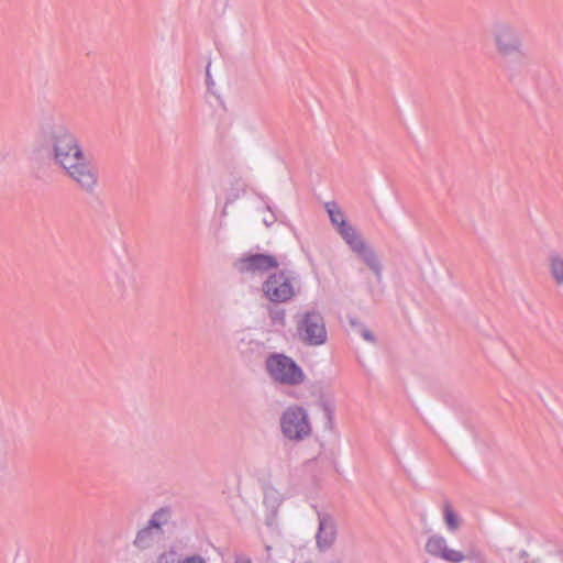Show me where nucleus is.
<instances>
[{"label": "nucleus", "mask_w": 563, "mask_h": 563, "mask_svg": "<svg viewBox=\"0 0 563 563\" xmlns=\"http://www.w3.org/2000/svg\"><path fill=\"white\" fill-rule=\"evenodd\" d=\"M181 563H206V562L201 558L192 556V558H188V559L184 560Z\"/></svg>", "instance_id": "obj_18"}, {"label": "nucleus", "mask_w": 563, "mask_h": 563, "mask_svg": "<svg viewBox=\"0 0 563 563\" xmlns=\"http://www.w3.org/2000/svg\"><path fill=\"white\" fill-rule=\"evenodd\" d=\"M316 539L320 550L329 549L335 540V528L332 522L325 518L320 519Z\"/></svg>", "instance_id": "obj_11"}, {"label": "nucleus", "mask_w": 563, "mask_h": 563, "mask_svg": "<svg viewBox=\"0 0 563 563\" xmlns=\"http://www.w3.org/2000/svg\"><path fill=\"white\" fill-rule=\"evenodd\" d=\"M283 435L291 441H301L312 433V426L307 410L298 405L286 408L280 416Z\"/></svg>", "instance_id": "obj_3"}, {"label": "nucleus", "mask_w": 563, "mask_h": 563, "mask_svg": "<svg viewBox=\"0 0 563 563\" xmlns=\"http://www.w3.org/2000/svg\"><path fill=\"white\" fill-rule=\"evenodd\" d=\"M490 41L498 56L521 54L522 40L518 29L510 22H497L492 26Z\"/></svg>", "instance_id": "obj_4"}, {"label": "nucleus", "mask_w": 563, "mask_h": 563, "mask_svg": "<svg viewBox=\"0 0 563 563\" xmlns=\"http://www.w3.org/2000/svg\"><path fill=\"white\" fill-rule=\"evenodd\" d=\"M325 210L329 214L331 223L336 228L338 232H340L344 227L349 225L345 220L344 212L335 202H328L325 205Z\"/></svg>", "instance_id": "obj_13"}, {"label": "nucleus", "mask_w": 563, "mask_h": 563, "mask_svg": "<svg viewBox=\"0 0 563 563\" xmlns=\"http://www.w3.org/2000/svg\"><path fill=\"white\" fill-rule=\"evenodd\" d=\"M235 563H252V561H251V559H250V558H246V556H239V558H236Z\"/></svg>", "instance_id": "obj_19"}, {"label": "nucleus", "mask_w": 563, "mask_h": 563, "mask_svg": "<svg viewBox=\"0 0 563 563\" xmlns=\"http://www.w3.org/2000/svg\"><path fill=\"white\" fill-rule=\"evenodd\" d=\"M278 261L267 254H253L240 258L235 263V268L240 273H265L272 268L278 267Z\"/></svg>", "instance_id": "obj_7"}, {"label": "nucleus", "mask_w": 563, "mask_h": 563, "mask_svg": "<svg viewBox=\"0 0 563 563\" xmlns=\"http://www.w3.org/2000/svg\"><path fill=\"white\" fill-rule=\"evenodd\" d=\"M271 318L275 323L285 324L286 313L284 309H274L271 311Z\"/></svg>", "instance_id": "obj_17"}, {"label": "nucleus", "mask_w": 563, "mask_h": 563, "mask_svg": "<svg viewBox=\"0 0 563 563\" xmlns=\"http://www.w3.org/2000/svg\"><path fill=\"white\" fill-rule=\"evenodd\" d=\"M265 298L274 303H284L295 298L299 291L296 277L287 271H278L267 276L262 285Z\"/></svg>", "instance_id": "obj_2"}, {"label": "nucleus", "mask_w": 563, "mask_h": 563, "mask_svg": "<svg viewBox=\"0 0 563 563\" xmlns=\"http://www.w3.org/2000/svg\"><path fill=\"white\" fill-rule=\"evenodd\" d=\"M244 194V188L240 186H234L230 189L227 200H225V207L230 203H233L236 201L241 195Z\"/></svg>", "instance_id": "obj_16"}, {"label": "nucleus", "mask_w": 563, "mask_h": 563, "mask_svg": "<svg viewBox=\"0 0 563 563\" xmlns=\"http://www.w3.org/2000/svg\"><path fill=\"white\" fill-rule=\"evenodd\" d=\"M48 148L54 165L81 190L90 192L97 187L98 172L70 129L64 125L52 128Z\"/></svg>", "instance_id": "obj_1"}, {"label": "nucleus", "mask_w": 563, "mask_h": 563, "mask_svg": "<svg viewBox=\"0 0 563 563\" xmlns=\"http://www.w3.org/2000/svg\"><path fill=\"white\" fill-rule=\"evenodd\" d=\"M161 562H162V558L159 559V562H158V563H161Z\"/></svg>", "instance_id": "obj_21"}, {"label": "nucleus", "mask_w": 563, "mask_h": 563, "mask_svg": "<svg viewBox=\"0 0 563 563\" xmlns=\"http://www.w3.org/2000/svg\"><path fill=\"white\" fill-rule=\"evenodd\" d=\"M298 334L307 343L319 345L327 340V330L323 318L316 312H308L302 316L298 323Z\"/></svg>", "instance_id": "obj_6"}, {"label": "nucleus", "mask_w": 563, "mask_h": 563, "mask_svg": "<svg viewBox=\"0 0 563 563\" xmlns=\"http://www.w3.org/2000/svg\"><path fill=\"white\" fill-rule=\"evenodd\" d=\"M363 336H364V339H365V340H367V341H373V340H374L373 335H372V334H371V332H369V331H367V330H364V331H363Z\"/></svg>", "instance_id": "obj_20"}, {"label": "nucleus", "mask_w": 563, "mask_h": 563, "mask_svg": "<svg viewBox=\"0 0 563 563\" xmlns=\"http://www.w3.org/2000/svg\"><path fill=\"white\" fill-rule=\"evenodd\" d=\"M443 521L448 531L455 532L462 526V518L450 503L442 505Z\"/></svg>", "instance_id": "obj_12"}, {"label": "nucleus", "mask_w": 563, "mask_h": 563, "mask_svg": "<svg viewBox=\"0 0 563 563\" xmlns=\"http://www.w3.org/2000/svg\"><path fill=\"white\" fill-rule=\"evenodd\" d=\"M161 536L153 528L146 526L144 529L139 531L134 544L140 549H146L152 545L155 540H159Z\"/></svg>", "instance_id": "obj_14"}, {"label": "nucleus", "mask_w": 563, "mask_h": 563, "mask_svg": "<svg viewBox=\"0 0 563 563\" xmlns=\"http://www.w3.org/2000/svg\"><path fill=\"white\" fill-rule=\"evenodd\" d=\"M550 280L556 287H563V253L551 252L545 262Z\"/></svg>", "instance_id": "obj_10"}, {"label": "nucleus", "mask_w": 563, "mask_h": 563, "mask_svg": "<svg viewBox=\"0 0 563 563\" xmlns=\"http://www.w3.org/2000/svg\"><path fill=\"white\" fill-rule=\"evenodd\" d=\"M266 369L275 382L295 386L305 380L302 369L288 356L274 354L266 360Z\"/></svg>", "instance_id": "obj_5"}, {"label": "nucleus", "mask_w": 563, "mask_h": 563, "mask_svg": "<svg viewBox=\"0 0 563 563\" xmlns=\"http://www.w3.org/2000/svg\"><path fill=\"white\" fill-rule=\"evenodd\" d=\"M339 233L346 242V244H349V246L354 252L360 254L371 267L375 268L378 265L375 253L364 242L354 227L349 224L347 227H344Z\"/></svg>", "instance_id": "obj_8"}, {"label": "nucleus", "mask_w": 563, "mask_h": 563, "mask_svg": "<svg viewBox=\"0 0 563 563\" xmlns=\"http://www.w3.org/2000/svg\"><path fill=\"white\" fill-rule=\"evenodd\" d=\"M170 515L169 511L166 509H159L156 511L151 520L148 521V525L151 528H153L159 536L162 534V527L166 525L169 521Z\"/></svg>", "instance_id": "obj_15"}, {"label": "nucleus", "mask_w": 563, "mask_h": 563, "mask_svg": "<svg viewBox=\"0 0 563 563\" xmlns=\"http://www.w3.org/2000/svg\"><path fill=\"white\" fill-rule=\"evenodd\" d=\"M426 551L430 555L441 558L450 563H461L465 559L462 551L449 548L445 538L442 536H432L429 538L426 543Z\"/></svg>", "instance_id": "obj_9"}]
</instances>
